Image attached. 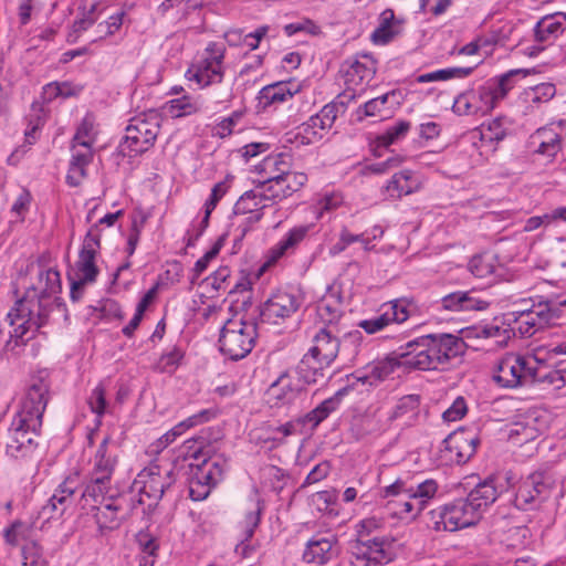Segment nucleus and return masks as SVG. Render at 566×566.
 Here are the masks:
<instances>
[{
    "label": "nucleus",
    "instance_id": "nucleus-52",
    "mask_svg": "<svg viewBox=\"0 0 566 566\" xmlns=\"http://www.w3.org/2000/svg\"><path fill=\"white\" fill-rule=\"evenodd\" d=\"M533 475H538L541 482L536 485L535 495L536 501H545L551 496L559 500L564 496L563 483L560 480L555 479L549 473L535 472Z\"/></svg>",
    "mask_w": 566,
    "mask_h": 566
},
{
    "label": "nucleus",
    "instance_id": "nucleus-35",
    "mask_svg": "<svg viewBox=\"0 0 566 566\" xmlns=\"http://www.w3.org/2000/svg\"><path fill=\"white\" fill-rule=\"evenodd\" d=\"M316 314L318 319L326 325L325 328L334 329V325L342 316V296L335 284L326 287V293L316 305Z\"/></svg>",
    "mask_w": 566,
    "mask_h": 566
},
{
    "label": "nucleus",
    "instance_id": "nucleus-46",
    "mask_svg": "<svg viewBox=\"0 0 566 566\" xmlns=\"http://www.w3.org/2000/svg\"><path fill=\"white\" fill-rule=\"evenodd\" d=\"M511 124L507 117H495L488 123H483L473 137L478 136L481 142H500L507 135Z\"/></svg>",
    "mask_w": 566,
    "mask_h": 566
},
{
    "label": "nucleus",
    "instance_id": "nucleus-26",
    "mask_svg": "<svg viewBox=\"0 0 566 566\" xmlns=\"http://www.w3.org/2000/svg\"><path fill=\"white\" fill-rule=\"evenodd\" d=\"M116 465V448L107 436L98 444L91 460L90 479L98 483H111Z\"/></svg>",
    "mask_w": 566,
    "mask_h": 566
},
{
    "label": "nucleus",
    "instance_id": "nucleus-12",
    "mask_svg": "<svg viewBox=\"0 0 566 566\" xmlns=\"http://www.w3.org/2000/svg\"><path fill=\"white\" fill-rule=\"evenodd\" d=\"M101 243L93 239V234L85 235L78 251L77 260L69 272L71 282V297L78 298L84 286L96 282L99 275L98 261L101 256Z\"/></svg>",
    "mask_w": 566,
    "mask_h": 566
},
{
    "label": "nucleus",
    "instance_id": "nucleus-49",
    "mask_svg": "<svg viewBox=\"0 0 566 566\" xmlns=\"http://www.w3.org/2000/svg\"><path fill=\"white\" fill-rule=\"evenodd\" d=\"M500 270L495 255L491 253L475 255L469 262V271L479 279L500 276Z\"/></svg>",
    "mask_w": 566,
    "mask_h": 566
},
{
    "label": "nucleus",
    "instance_id": "nucleus-64",
    "mask_svg": "<svg viewBox=\"0 0 566 566\" xmlns=\"http://www.w3.org/2000/svg\"><path fill=\"white\" fill-rule=\"evenodd\" d=\"M22 566H46L41 547L36 543H28L22 547Z\"/></svg>",
    "mask_w": 566,
    "mask_h": 566
},
{
    "label": "nucleus",
    "instance_id": "nucleus-11",
    "mask_svg": "<svg viewBox=\"0 0 566 566\" xmlns=\"http://www.w3.org/2000/svg\"><path fill=\"white\" fill-rule=\"evenodd\" d=\"M50 400V382L46 376L31 377L29 384L19 395L12 419L25 420L32 426H42L43 413Z\"/></svg>",
    "mask_w": 566,
    "mask_h": 566
},
{
    "label": "nucleus",
    "instance_id": "nucleus-21",
    "mask_svg": "<svg viewBox=\"0 0 566 566\" xmlns=\"http://www.w3.org/2000/svg\"><path fill=\"white\" fill-rule=\"evenodd\" d=\"M304 303V294L297 287L280 289L265 302L262 315L277 324L294 315Z\"/></svg>",
    "mask_w": 566,
    "mask_h": 566
},
{
    "label": "nucleus",
    "instance_id": "nucleus-20",
    "mask_svg": "<svg viewBox=\"0 0 566 566\" xmlns=\"http://www.w3.org/2000/svg\"><path fill=\"white\" fill-rule=\"evenodd\" d=\"M412 300L395 298L384 303L379 313L368 319H363L358 326L367 334H376L391 324H402L411 316Z\"/></svg>",
    "mask_w": 566,
    "mask_h": 566
},
{
    "label": "nucleus",
    "instance_id": "nucleus-62",
    "mask_svg": "<svg viewBox=\"0 0 566 566\" xmlns=\"http://www.w3.org/2000/svg\"><path fill=\"white\" fill-rule=\"evenodd\" d=\"M226 242V237H219L211 248L200 258L193 265V272L197 276H200L209 266L210 262L217 258L223 248Z\"/></svg>",
    "mask_w": 566,
    "mask_h": 566
},
{
    "label": "nucleus",
    "instance_id": "nucleus-15",
    "mask_svg": "<svg viewBox=\"0 0 566 566\" xmlns=\"http://www.w3.org/2000/svg\"><path fill=\"white\" fill-rule=\"evenodd\" d=\"M394 542L388 537L358 538L350 547V566H379L395 558Z\"/></svg>",
    "mask_w": 566,
    "mask_h": 566
},
{
    "label": "nucleus",
    "instance_id": "nucleus-4",
    "mask_svg": "<svg viewBox=\"0 0 566 566\" xmlns=\"http://www.w3.org/2000/svg\"><path fill=\"white\" fill-rule=\"evenodd\" d=\"M520 70H511L499 77L459 94L452 111L460 116H484L491 113L514 87V77Z\"/></svg>",
    "mask_w": 566,
    "mask_h": 566
},
{
    "label": "nucleus",
    "instance_id": "nucleus-44",
    "mask_svg": "<svg viewBox=\"0 0 566 566\" xmlns=\"http://www.w3.org/2000/svg\"><path fill=\"white\" fill-rule=\"evenodd\" d=\"M99 134L96 117L93 113H86L77 123L71 144L94 148Z\"/></svg>",
    "mask_w": 566,
    "mask_h": 566
},
{
    "label": "nucleus",
    "instance_id": "nucleus-19",
    "mask_svg": "<svg viewBox=\"0 0 566 566\" xmlns=\"http://www.w3.org/2000/svg\"><path fill=\"white\" fill-rule=\"evenodd\" d=\"M339 106L328 103L322 109L302 123L294 133V142L297 145H311L318 143L333 127Z\"/></svg>",
    "mask_w": 566,
    "mask_h": 566
},
{
    "label": "nucleus",
    "instance_id": "nucleus-14",
    "mask_svg": "<svg viewBox=\"0 0 566 566\" xmlns=\"http://www.w3.org/2000/svg\"><path fill=\"white\" fill-rule=\"evenodd\" d=\"M480 518L467 499L454 500L430 512L431 527L437 532H457L476 524Z\"/></svg>",
    "mask_w": 566,
    "mask_h": 566
},
{
    "label": "nucleus",
    "instance_id": "nucleus-51",
    "mask_svg": "<svg viewBox=\"0 0 566 566\" xmlns=\"http://www.w3.org/2000/svg\"><path fill=\"white\" fill-rule=\"evenodd\" d=\"M556 94V87L552 83H539L524 90L522 98L531 108L539 107L551 101Z\"/></svg>",
    "mask_w": 566,
    "mask_h": 566
},
{
    "label": "nucleus",
    "instance_id": "nucleus-37",
    "mask_svg": "<svg viewBox=\"0 0 566 566\" xmlns=\"http://www.w3.org/2000/svg\"><path fill=\"white\" fill-rule=\"evenodd\" d=\"M422 186L420 177L411 170H400L384 186V195L391 199H399L418 191Z\"/></svg>",
    "mask_w": 566,
    "mask_h": 566
},
{
    "label": "nucleus",
    "instance_id": "nucleus-60",
    "mask_svg": "<svg viewBox=\"0 0 566 566\" xmlns=\"http://www.w3.org/2000/svg\"><path fill=\"white\" fill-rule=\"evenodd\" d=\"M262 511H263V504L258 499L256 500L255 509L253 511L249 512L245 515V518H244V535H245V538H244V541L241 542V544H239L237 546V552H241L244 555L247 554L245 551H247L248 546L245 545L244 542L250 539L253 536L254 531H255V528L258 527V525L260 523Z\"/></svg>",
    "mask_w": 566,
    "mask_h": 566
},
{
    "label": "nucleus",
    "instance_id": "nucleus-42",
    "mask_svg": "<svg viewBox=\"0 0 566 566\" xmlns=\"http://www.w3.org/2000/svg\"><path fill=\"white\" fill-rule=\"evenodd\" d=\"M306 181L307 176L304 172L292 171L290 168L279 181L268 187L266 195L270 199L281 200L300 190Z\"/></svg>",
    "mask_w": 566,
    "mask_h": 566
},
{
    "label": "nucleus",
    "instance_id": "nucleus-33",
    "mask_svg": "<svg viewBox=\"0 0 566 566\" xmlns=\"http://www.w3.org/2000/svg\"><path fill=\"white\" fill-rule=\"evenodd\" d=\"M268 191L260 186V188L245 191L235 202L233 211L235 214H248L250 222H258L261 220L263 213L262 210L268 207V202L271 201L266 195Z\"/></svg>",
    "mask_w": 566,
    "mask_h": 566
},
{
    "label": "nucleus",
    "instance_id": "nucleus-63",
    "mask_svg": "<svg viewBox=\"0 0 566 566\" xmlns=\"http://www.w3.org/2000/svg\"><path fill=\"white\" fill-rule=\"evenodd\" d=\"M182 357L184 353L181 349L172 347L160 356L157 369L161 373L172 374L178 368Z\"/></svg>",
    "mask_w": 566,
    "mask_h": 566
},
{
    "label": "nucleus",
    "instance_id": "nucleus-18",
    "mask_svg": "<svg viewBox=\"0 0 566 566\" xmlns=\"http://www.w3.org/2000/svg\"><path fill=\"white\" fill-rule=\"evenodd\" d=\"M515 483V476L511 471L492 474L480 482L465 497L481 517L482 513L493 504L496 499L507 492Z\"/></svg>",
    "mask_w": 566,
    "mask_h": 566
},
{
    "label": "nucleus",
    "instance_id": "nucleus-7",
    "mask_svg": "<svg viewBox=\"0 0 566 566\" xmlns=\"http://www.w3.org/2000/svg\"><path fill=\"white\" fill-rule=\"evenodd\" d=\"M172 482L168 468L150 463L136 475L127 495L137 510L140 509L144 515H150Z\"/></svg>",
    "mask_w": 566,
    "mask_h": 566
},
{
    "label": "nucleus",
    "instance_id": "nucleus-3",
    "mask_svg": "<svg viewBox=\"0 0 566 566\" xmlns=\"http://www.w3.org/2000/svg\"><path fill=\"white\" fill-rule=\"evenodd\" d=\"M464 342L452 334H428L400 346L401 364L419 370H437L464 353Z\"/></svg>",
    "mask_w": 566,
    "mask_h": 566
},
{
    "label": "nucleus",
    "instance_id": "nucleus-25",
    "mask_svg": "<svg viewBox=\"0 0 566 566\" xmlns=\"http://www.w3.org/2000/svg\"><path fill=\"white\" fill-rule=\"evenodd\" d=\"M77 484L76 479H72V476L66 478L41 507L39 518L49 522L62 517L74 503Z\"/></svg>",
    "mask_w": 566,
    "mask_h": 566
},
{
    "label": "nucleus",
    "instance_id": "nucleus-58",
    "mask_svg": "<svg viewBox=\"0 0 566 566\" xmlns=\"http://www.w3.org/2000/svg\"><path fill=\"white\" fill-rule=\"evenodd\" d=\"M411 128V123L399 119L389 126L381 135L378 136V143L381 146H390L402 140Z\"/></svg>",
    "mask_w": 566,
    "mask_h": 566
},
{
    "label": "nucleus",
    "instance_id": "nucleus-22",
    "mask_svg": "<svg viewBox=\"0 0 566 566\" xmlns=\"http://www.w3.org/2000/svg\"><path fill=\"white\" fill-rule=\"evenodd\" d=\"M566 29V13L555 12L538 20L534 27L535 44L525 46L523 52L536 56L548 45L553 44Z\"/></svg>",
    "mask_w": 566,
    "mask_h": 566
},
{
    "label": "nucleus",
    "instance_id": "nucleus-24",
    "mask_svg": "<svg viewBox=\"0 0 566 566\" xmlns=\"http://www.w3.org/2000/svg\"><path fill=\"white\" fill-rule=\"evenodd\" d=\"M376 61L369 54H363L346 61L343 67L344 82L354 93L361 92L374 78Z\"/></svg>",
    "mask_w": 566,
    "mask_h": 566
},
{
    "label": "nucleus",
    "instance_id": "nucleus-28",
    "mask_svg": "<svg viewBox=\"0 0 566 566\" xmlns=\"http://www.w3.org/2000/svg\"><path fill=\"white\" fill-rule=\"evenodd\" d=\"M308 230L310 226H296L290 229L276 244L266 251L261 271L274 266L281 259L294 253L298 244L306 237Z\"/></svg>",
    "mask_w": 566,
    "mask_h": 566
},
{
    "label": "nucleus",
    "instance_id": "nucleus-5",
    "mask_svg": "<svg viewBox=\"0 0 566 566\" xmlns=\"http://www.w3.org/2000/svg\"><path fill=\"white\" fill-rule=\"evenodd\" d=\"M546 361L545 352L541 348L531 355L507 353L495 361L492 378L499 387L514 389L533 380L538 366Z\"/></svg>",
    "mask_w": 566,
    "mask_h": 566
},
{
    "label": "nucleus",
    "instance_id": "nucleus-57",
    "mask_svg": "<svg viewBox=\"0 0 566 566\" xmlns=\"http://www.w3.org/2000/svg\"><path fill=\"white\" fill-rule=\"evenodd\" d=\"M31 111L32 113L29 115L28 126L24 132V142L29 146L33 145L38 140L40 130L45 123V116L42 106L39 103H33Z\"/></svg>",
    "mask_w": 566,
    "mask_h": 566
},
{
    "label": "nucleus",
    "instance_id": "nucleus-34",
    "mask_svg": "<svg viewBox=\"0 0 566 566\" xmlns=\"http://www.w3.org/2000/svg\"><path fill=\"white\" fill-rule=\"evenodd\" d=\"M290 168L291 156L284 153L269 155L255 166L262 177L261 187L266 191L268 187L279 181Z\"/></svg>",
    "mask_w": 566,
    "mask_h": 566
},
{
    "label": "nucleus",
    "instance_id": "nucleus-43",
    "mask_svg": "<svg viewBox=\"0 0 566 566\" xmlns=\"http://www.w3.org/2000/svg\"><path fill=\"white\" fill-rule=\"evenodd\" d=\"M203 103L199 96L182 94L165 103L163 109L171 118L191 116L202 111Z\"/></svg>",
    "mask_w": 566,
    "mask_h": 566
},
{
    "label": "nucleus",
    "instance_id": "nucleus-17",
    "mask_svg": "<svg viewBox=\"0 0 566 566\" xmlns=\"http://www.w3.org/2000/svg\"><path fill=\"white\" fill-rule=\"evenodd\" d=\"M41 427L22 419H12L8 430L7 455L15 460L32 458L38 448L35 438L40 434Z\"/></svg>",
    "mask_w": 566,
    "mask_h": 566
},
{
    "label": "nucleus",
    "instance_id": "nucleus-59",
    "mask_svg": "<svg viewBox=\"0 0 566 566\" xmlns=\"http://www.w3.org/2000/svg\"><path fill=\"white\" fill-rule=\"evenodd\" d=\"M217 410L216 409H202L197 413H193L186 418L185 420L178 422L171 429L176 433L177 437L184 434L190 428L199 426L201 423L208 422L211 419L216 418Z\"/></svg>",
    "mask_w": 566,
    "mask_h": 566
},
{
    "label": "nucleus",
    "instance_id": "nucleus-40",
    "mask_svg": "<svg viewBox=\"0 0 566 566\" xmlns=\"http://www.w3.org/2000/svg\"><path fill=\"white\" fill-rule=\"evenodd\" d=\"M403 20L397 18L391 9L384 10L378 18V25L370 34L376 45H385L391 42L402 32Z\"/></svg>",
    "mask_w": 566,
    "mask_h": 566
},
{
    "label": "nucleus",
    "instance_id": "nucleus-6",
    "mask_svg": "<svg viewBox=\"0 0 566 566\" xmlns=\"http://www.w3.org/2000/svg\"><path fill=\"white\" fill-rule=\"evenodd\" d=\"M190 458L193 461L189 463L191 468L189 494L193 501H202L223 479L229 461L224 454H210V451L205 449H196Z\"/></svg>",
    "mask_w": 566,
    "mask_h": 566
},
{
    "label": "nucleus",
    "instance_id": "nucleus-1",
    "mask_svg": "<svg viewBox=\"0 0 566 566\" xmlns=\"http://www.w3.org/2000/svg\"><path fill=\"white\" fill-rule=\"evenodd\" d=\"M36 275V283L27 291L25 296L19 300L7 315L11 326L10 337L15 339V344L32 338L35 332L44 325L62 289L60 272L56 269L38 264Z\"/></svg>",
    "mask_w": 566,
    "mask_h": 566
},
{
    "label": "nucleus",
    "instance_id": "nucleus-45",
    "mask_svg": "<svg viewBox=\"0 0 566 566\" xmlns=\"http://www.w3.org/2000/svg\"><path fill=\"white\" fill-rule=\"evenodd\" d=\"M327 367L323 366L319 359L313 358V356L306 353L292 374L304 387L305 385L316 382L323 376V369Z\"/></svg>",
    "mask_w": 566,
    "mask_h": 566
},
{
    "label": "nucleus",
    "instance_id": "nucleus-31",
    "mask_svg": "<svg viewBox=\"0 0 566 566\" xmlns=\"http://www.w3.org/2000/svg\"><path fill=\"white\" fill-rule=\"evenodd\" d=\"M562 122L538 128L530 137V148L533 153L546 158H554L562 148Z\"/></svg>",
    "mask_w": 566,
    "mask_h": 566
},
{
    "label": "nucleus",
    "instance_id": "nucleus-38",
    "mask_svg": "<svg viewBox=\"0 0 566 566\" xmlns=\"http://www.w3.org/2000/svg\"><path fill=\"white\" fill-rule=\"evenodd\" d=\"M304 387L292 373L282 374L269 390V396L275 400V405H289L294 402Z\"/></svg>",
    "mask_w": 566,
    "mask_h": 566
},
{
    "label": "nucleus",
    "instance_id": "nucleus-55",
    "mask_svg": "<svg viewBox=\"0 0 566 566\" xmlns=\"http://www.w3.org/2000/svg\"><path fill=\"white\" fill-rule=\"evenodd\" d=\"M539 479L538 475L530 474L526 479L521 481L515 494V505L518 509L527 510L536 502L535 489L541 482Z\"/></svg>",
    "mask_w": 566,
    "mask_h": 566
},
{
    "label": "nucleus",
    "instance_id": "nucleus-39",
    "mask_svg": "<svg viewBox=\"0 0 566 566\" xmlns=\"http://www.w3.org/2000/svg\"><path fill=\"white\" fill-rule=\"evenodd\" d=\"M301 90V82L295 80L268 85L260 91V104H262L263 107L282 104L300 93Z\"/></svg>",
    "mask_w": 566,
    "mask_h": 566
},
{
    "label": "nucleus",
    "instance_id": "nucleus-56",
    "mask_svg": "<svg viewBox=\"0 0 566 566\" xmlns=\"http://www.w3.org/2000/svg\"><path fill=\"white\" fill-rule=\"evenodd\" d=\"M465 335L467 337L494 338L496 343H503L509 337V329L496 323H485L468 328Z\"/></svg>",
    "mask_w": 566,
    "mask_h": 566
},
{
    "label": "nucleus",
    "instance_id": "nucleus-54",
    "mask_svg": "<svg viewBox=\"0 0 566 566\" xmlns=\"http://www.w3.org/2000/svg\"><path fill=\"white\" fill-rule=\"evenodd\" d=\"M473 72V67H447L429 73L420 74L415 78L416 83L443 82L452 78H464Z\"/></svg>",
    "mask_w": 566,
    "mask_h": 566
},
{
    "label": "nucleus",
    "instance_id": "nucleus-32",
    "mask_svg": "<svg viewBox=\"0 0 566 566\" xmlns=\"http://www.w3.org/2000/svg\"><path fill=\"white\" fill-rule=\"evenodd\" d=\"M339 345V339L334 334V329L321 328L314 336L313 345L307 354L313 356V358L319 359L323 366L329 367L338 355Z\"/></svg>",
    "mask_w": 566,
    "mask_h": 566
},
{
    "label": "nucleus",
    "instance_id": "nucleus-23",
    "mask_svg": "<svg viewBox=\"0 0 566 566\" xmlns=\"http://www.w3.org/2000/svg\"><path fill=\"white\" fill-rule=\"evenodd\" d=\"M479 437L475 432L461 430L449 434L440 450L441 458L449 464L468 462L476 451Z\"/></svg>",
    "mask_w": 566,
    "mask_h": 566
},
{
    "label": "nucleus",
    "instance_id": "nucleus-36",
    "mask_svg": "<svg viewBox=\"0 0 566 566\" xmlns=\"http://www.w3.org/2000/svg\"><path fill=\"white\" fill-rule=\"evenodd\" d=\"M94 157V148L71 144V159L66 174V182L71 187L78 186L86 177V170Z\"/></svg>",
    "mask_w": 566,
    "mask_h": 566
},
{
    "label": "nucleus",
    "instance_id": "nucleus-41",
    "mask_svg": "<svg viewBox=\"0 0 566 566\" xmlns=\"http://www.w3.org/2000/svg\"><path fill=\"white\" fill-rule=\"evenodd\" d=\"M441 308L451 312L481 311L489 306V302L478 298L473 292L458 291L443 296L439 302Z\"/></svg>",
    "mask_w": 566,
    "mask_h": 566
},
{
    "label": "nucleus",
    "instance_id": "nucleus-48",
    "mask_svg": "<svg viewBox=\"0 0 566 566\" xmlns=\"http://www.w3.org/2000/svg\"><path fill=\"white\" fill-rule=\"evenodd\" d=\"M109 483H98L90 479L88 484L82 492L80 505L85 512L94 509V505H101L103 500L115 497L114 495L107 496Z\"/></svg>",
    "mask_w": 566,
    "mask_h": 566
},
{
    "label": "nucleus",
    "instance_id": "nucleus-10",
    "mask_svg": "<svg viewBox=\"0 0 566 566\" xmlns=\"http://www.w3.org/2000/svg\"><path fill=\"white\" fill-rule=\"evenodd\" d=\"M516 329L522 336L531 337L537 332L559 324L566 318V300L539 302L531 308L514 312Z\"/></svg>",
    "mask_w": 566,
    "mask_h": 566
},
{
    "label": "nucleus",
    "instance_id": "nucleus-53",
    "mask_svg": "<svg viewBox=\"0 0 566 566\" xmlns=\"http://www.w3.org/2000/svg\"><path fill=\"white\" fill-rule=\"evenodd\" d=\"M344 203V196L340 191L336 190H326L321 192L314 205H313V213L317 219L323 218L325 214H328L339 208Z\"/></svg>",
    "mask_w": 566,
    "mask_h": 566
},
{
    "label": "nucleus",
    "instance_id": "nucleus-30",
    "mask_svg": "<svg viewBox=\"0 0 566 566\" xmlns=\"http://www.w3.org/2000/svg\"><path fill=\"white\" fill-rule=\"evenodd\" d=\"M401 103V92L392 90L359 106L357 117L359 119L365 117L389 118L400 107Z\"/></svg>",
    "mask_w": 566,
    "mask_h": 566
},
{
    "label": "nucleus",
    "instance_id": "nucleus-2",
    "mask_svg": "<svg viewBox=\"0 0 566 566\" xmlns=\"http://www.w3.org/2000/svg\"><path fill=\"white\" fill-rule=\"evenodd\" d=\"M439 484L433 479L398 478L390 485L380 490V497L386 500L385 511L388 515L405 522L416 521L438 493Z\"/></svg>",
    "mask_w": 566,
    "mask_h": 566
},
{
    "label": "nucleus",
    "instance_id": "nucleus-16",
    "mask_svg": "<svg viewBox=\"0 0 566 566\" xmlns=\"http://www.w3.org/2000/svg\"><path fill=\"white\" fill-rule=\"evenodd\" d=\"M137 506L132 503L127 494H119L113 499L103 500L101 505L87 511L92 514L101 534L118 528L122 522L127 518Z\"/></svg>",
    "mask_w": 566,
    "mask_h": 566
},
{
    "label": "nucleus",
    "instance_id": "nucleus-13",
    "mask_svg": "<svg viewBox=\"0 0 566 566\" xmlns=\"http://www.w3.org/2000/svg\"><path fill=\"white\" fill-rule=\"evenodd\" d=\"M161 118L156 111L139 114L129 120L126 134L120 144L122 150L129 154H140L154 145L159 130Z\"/></svg>",
    "mask_w": 566,
    "mask_h": 566
},
{
    "label": "nucleus",
    "instance_id": "nucleus-27",
    "mask_svg": "<svg viewBox=\"0 0 566 566\" xmlns=\"http://www.w3.org/2000/svg\"><path fill=\"white\" fill-rule=\"evenodd\" d=\"M337 543L332 532L316 533L306 542L302 559L307 564H327L337 554Z\"/></svg>",
    "mask_w": 566,
    "mask_h": 566
},
{
    "label": "nucleus",
    "instance_id": "nucleus-47",
    "mask_svg": "<svg viewBox=\"0 0 566 566\" xmlns=\"http://www.w3.org/2000/svg\"><path fill=\"white\" fill-rule=\"evenodd\" d=\"M355 387V384L352 382L349 386H345L338 389L334 396L322 401L315 409L312 410L308 418L311 421L316 424L325 420L333 411H335L343 398L348 395L349 390Z\"/></svg>",
    "mask_w": 566,
    "mask_h": 566
},
{
    "label": "nucleus",
    "instance_id": "nucleus-61",
    "mask_svg": "<svg viewBox=\"0 0 566 566\" xmlns=\"http://www.w3.org/2000/svg\"><path fill=\"white\" fill-rule=\"evenodd\" d=\"M32 202V196L29 190L21 189L17 198L14 199L11 209L10 214L13 222H22L25 219V216L28 214L30 207Z\"/></svg>",
    "mask_w": 566,
    "mask_h": 566
},
{
    "label": "nucleus",
    "instance_id": "nucleus-50",
    "mask_svg": "<svg viewBox=\"0 0 566 566\" xmlns=\"http://www.w3.org/2000/svg\"><path fill=\"white\" fill-rule=\"evenodd\" d=\"M536 422L537 417L535 415L526 416L524 420L513 424L510 430V438L516 443L534 440L543 430V427L536 426Z\"/></svg>",
    "mask_w": 566,
    "mask_h": 566
},
{
    "label": "nucleus",
    "instance_id": "nucleus-8",
    "mask_svg": "<svg viewBox=\"0 0 566 566\" xmlns=\"http://www.w3.org/2000/svg\"><path fill=\"white\" fill-rule=\"evenodd\" d=\"M256 336V323L252 318L248 319L237 314L221 328L220 350L230 359H242L252 350Z\"/></svg>",
    "mask_w": 566,
    "mask_h": 566
},
{
    "label": "nucleus",
    "instance_id": "nucleus-29",
    "mask_svg": "<svg viewBox=\"0 0 566 566\" xmlns=\"http://www.w3.org/2000/svg\"><path fill=\"white\" fill-rule=\"evenodd\" d=\"M400 348L397 350L395 356H389L380 360H376L367 365L365 368L355 371L352 375V379L355 385L360 382L361 385L375 386L379 381L389 377L396 368L403 366L400 363Z\"/></svg>",
    "mask_w": 566,
    "mask_h": 566
},
{
    "label": "nucleus",
    "instance_id": "nucleus-9",
    "mask_svg": "<svg viewBox=\"0 0 566 566\" xmlns=\"http://www.w3.org/2000/svg\"><path fill=\"white\" fill-rule=\"evenodd\" d=\"M226 48L223 43L210 42L185 73L188 82L203 90L223 81Z\"/></svg>",
    "mask_w": 566,
    "mask_h": 566
}]
</instances>
